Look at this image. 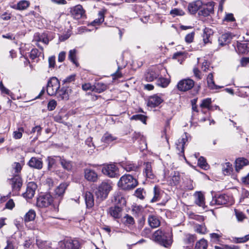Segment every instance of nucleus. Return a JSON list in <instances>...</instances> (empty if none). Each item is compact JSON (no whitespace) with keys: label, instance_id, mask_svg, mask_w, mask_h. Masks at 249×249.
<instances>
[{"label":"nucleus","instance_id":"nucleus-37","mask_svg":"<svg viewBox=\"0 0 249 249\" xmlns=\"http://www.w3.org/2000/svg\"><path fill=\"white\" fill-rule=\"evenodd\" d=\"M30 4L28 0H21L18 2L16 8L19 10H24L29 6Z\"/></svg>","mask_w":249,"mask_h":249},{"label":"nucleus","instance_id":"nucleus-7","mask_svg":"<svg viewBox=\"0 0 249 249\" xmlns=\"http://www.w3.org/2000/svg\"><path fill=\"white\" fill-rule=\"evenodd\" d=\"M160 74L159 68H152L147 70L144 75V79L147 82H151L157 80Z\"/></svg>","mask_w":249,"mask_h":249},{"label":"nucleus","instance_id":"nucleus-44","mask_svg":"<svg viewBox=\"0 0 249 249\" xmlns=\"http://www.w3.org/2000/svg\"><path fill=\"white\" fill-rule=\"evenodd\" d=\"M104 21V15L103 12H99L98 13V18L95 19L92 22V25H96V24H99Z\"/></svg>","mask_w":249,"mask_h":249},{"label":"nucleus","instance_id":"nucleus-36","mask_svg":"<svg viewBox=\"0 0 249 249\" xmlns=\"http://www.w3.org/2000/svg\"><path fill=\"white\" fill-rule=\"evenodd\" d=\"M123 222L129 227L135 224V220L132 216L127 214L123 217Z\"/></svg>","mask_w":249,"mask_h":249},{"label":"nucleus","instance_id":"nucleus-18","mask_svg":"<svg viewBox=\"0 0 249 249\" xmlns=\"http://www.w3.org/2000/svg\"><path fill=\"white\" fill-rule=\"evenodd\" d=\"M122 209L119 206L109 208L108 213L115 219L120 218L121 216Z\"/></svg>","mask_w":249,"mask_h":249},{"label":"nucleus","instance_id":"nucleus-45","mask_svg":"<svg viewBox=\"0 0 249 249\" xmlns=\"http://www.w3.org/2000/svg\"><path fill=\"white\" fill-rule=\"evenodd\" d=\"M238 51L240 53H245L248 52L247 43H239L237 45Z\"/></svg>","mask_w":249,"mask_h":249},{"label":"nucleus","instance_id":"nucleus-42","mask_svg":"<svg viewBox=\"0 0 249 249\" xmlns=\"http://www.w3.org/2000/svg\"><path fill=\"white\" fill-rule=\"evenodd\" d=\"M208 247L207 242L205 239H201L196 242L195 249H207Z\"/></svg>","mask_w":249,"mask_h":249},{"label":"nucleus","instance_id":"nucleus-47","mask_svg":"<svg viewBox=\"0 0 249 249\" xmlns=\"http://www.w3.org/2000/svg\"><path fill=\"white\" fill-rule=\"evenodd\" d=\"M197 164L201 168L204 169H206L208 167V164L207 163L206 160L203 157H200L198 159Z\"/></svg>","mask_w":249,"mask_h":249},{"label":"nucleus","instance_id":"nucleus-31","mask_svg":"<svg viewBox=\"0 0 249 249\" xmlns=\"http://www.w3.org/2000/svg\"><path fill=\"white\" fill-rule=\"evenodd\" d=\"M65 246L71 249H81L79 241L76 240L67 241Z\"/></svg>","mask_w":249,"mask_h":249},{"label":"nucleus","instance_id":"nucleus-43","mask_svg":"<svg viewBox=\"0 0 249 249\" xmlns=\"http://www.w3.org/2000/svg\"><path fill=\"white\" fill-rule=\"evenodd\" d=\"M212 103V100L211 98H208L205 99H203L202 101V103L200 105V107L202 108H207L210 109L211 108V105Z\"/></svg>","mask_w":249,"mask_h":249},{"label":"nucleus","instance_id":"nucleus-56","mask_svg":"<svg viewBox=\"0 0 249 249\" xmlns=\"http://www.w3.org/2000/svg\"><path fill=\"white\" fill-rule=\"evenodd\" d=\"M39 52L37 49H33L30 53V56L32 59H35L39 56Z\"/></svg>","mask_w":249,"mask_h":249},{"label":"nucleus","instance_id":"nucleus-51","mask_svg":"<svg viewBox=\"0 0 249 249\" xmlns=\"http://www.w3.org/2000/svg\"><path fill=\"white\" fill-rule=\"evenodd\" d=\"M236 217L239 222H242L246 218L245 215L241 212L235 210Z\"/></svg>","mask_w":249,"mask_h":249},{"label":"nucleus","instance_id":"nucleus-60","mask_svg":"<svg viewBox=\"0 0 249 249\" xmlns=\"http://www.w3.org/2000/svg\"><path fill=\"white\" fill-rule=\"evenodd\" d=\"M75 75L72 74L71 75L67 77H66L65 79L63 80V84L69 83L72 81H74L75 80Z\"/></svg>","mask_w":249,"mask_h":249},{"label":"nucleus","instance_id":"nucleus-55","mask_svg":"<svg viewBox=\"0 0 249 249\" xmlns=\"http://www.w3.org/2000/svg\"><path fill=\"white\" fill-rule=\"evenodd\" d=\"M57 105L56 102L54 100H52L49 101L48 104V109L50 111L54 110Z\"/></svg>","mask_w":249,"mask_h":249},{"label":"nucleus","instance_id":"nucleus-52","mask_svg":"<svg viewBox=\"0 0 249 249\" xmlns=\"http://www.w3.org/2000/svg\"><path fill=\"white\" fill-rule=\"evenodd\" d=\"M232 165L230 162H227L223 168V171L224 174H230L232 171Z\"/></svg>","mask_w":249,"mask_h":249},{"label":"nucleus","instance_id":"nucleus-30","mask_svg":"<svg viewBox=\"0 0 249 249\" xmlns=\"http://www.w3.org/2000/svg\"><path fill=\"white\" fill-rule=\"evenodd\" d=\"M213 34V31L209 28H205L203 30V40L205 44L210 42V38Z\"/></svg>","mask_w":249,"mask_h":249},{"label":"nucleus","instance_id":"nucleus-23","mask_svg":"<svg viewBox=\"0 0 249 249\" xmlns=\"http://www.w3.org/2000/svg\"><path fill=\"white\" fill-rule=\"evenodd\" d=\"M195 197V203L200 207H205V197L204 195L201 192H196L194 194Z\"/></svg>","mask_w":249,"mask_h":249},{"label":"nucleus","instance_id":"nucleus-20","mask_svg":"<svg viewBox=\"0 0 249 249\" xmlns=\"http://www.w3.org/2000/svg\"><path fill=\"white\" fill-rule=\"evenodd\" d=\"M11 184L14 190L18 191L22 185L21 178L19 176H16L11 179Z\"/></svg>","mask_w":249,"mask_h":249},{"label":"nucleus","instance_id":"nucleus-34","mask_svg":"<svg viewBox=\"0 0 249 249\" xmlns=\"http://www.w3.org/2000/svg\"><path fill=\"white\" fill-rule=\"evenodd\" d=\"M213 12V6L211 4L209 6H204L203 9L199 11V14L204 17H207Z\"/></svg>","mask_w":249,"mask_h":249},{"label":"nucleus","instance_id":"nucleus-54","mask_svg":"<svg viewBox=\"0 0 249 249\" xmlns=\"http://www.w3.org/2000/svg\"><path fill=\"white\" fill-rule=\"evenodd\" d=\"M210 236L211 240L213 242H218L219 241L221 235L216 233H212L210 234Z\"/></svg>","mask_w":249,"mask_h":249},{"label":"nucleus","instance_id":"nucleus-62","mask_svg":"<svg viewBox=\"0 0 249 249\" xmlns=\"http://www.w3.org/2000/svg\"><path fill=\"white\" fill-rule=\"evenodd\" d=\"M210 66L209 63L207 60H204V61L202 63V65L201 66V69L203 71L206 72L208 70H209Z\"/></svg>","mask_w":249,"mask_h":249},{"label":"nucleus","instance_id":"nucleus-13","mask_svg":"<svg viewBox=\"0 0 249 249\" xmlns=\"http://www.w3.org/2000/svg\"><path fill=\"white\" fill-rule=\"evenodd\" d=\"M232 36V34L230 32L221 35L218 40L219 44L222 46L227 45L231 42Z\"/></svg>","mask_w":249,"mask_h":249},{"label":"nucleus","instance_id":"nucleus-15","mask_svg":"<svg viewBox=\"0 0 249 249\" xmlns=\"http://www.w3.org/2000/svg\"><path fill=\"white\" fill-rule=\"evenodd\" d=\"M68 184L64 182L58 186L54 190V196L55 197H59L60 199L63 197Z\"/></svg>","mask_w":249,"mask_h":249},{"label":"nucleus","instance_id":"nucleus-14","mask_svg":"<svg viewBox=\"0 0 249 249\" xmlns=\"http://www.w3.org/2000/svg\"><path fill=\"white\" fill-rule=\"evenodd\" d=\"M202 6V2L201 0H196L189 4L188 9L192 14H195Z\"/></svg>","mask_w":249,"mask_h":249},{"label":"nucleus","instance_id":"nucleus-58","mask_svg":"<svg viewBox=\"0 0 249 249\" xmlns=\"http://www.w3.org/2000/svg\"><path fill=\"white\" fill-rule=\"evenodd\" d=\"M13 168L15 171V173L18 174L20 172L22 166L19 162H15L13 165Z\"/></svg>","mask_w":249,"mask_h":249},{"label":"nucleus","instance_id":"nucleus-39","mask_svg":"<svg viewBox=\"0 0 249 249\" xmlns=\"http://www.w3.org/2000/svg\"><path fill=\"white\" fill-rule=\"evenodd\" d=\"M207 84L211 89H217V86L215 84L213 80V75L212 72L210 73L207 76Z\"/></svg>","mask_w":249,"mask_h":249},{"label":"nucleus","instance_id":"nucleus-38","mask_svg":"<svg viewBox=\"0 0 249 249\" xmlns=\"http://www.w3.org/2000/svg\"><path fill=\"white\" fill-rule=\"evenodd\" d=\"M170 81L168 79L163 78L161 76H160L157 79V85L162 88L166 87L169 84Z\"/></svg>","mask_w":249,"mask_h":249},{"label":"nucleus","instance_id":"nucleus-6","mask_svg":"<svg viewBox=\"0 0 249 249\" xmlns=\"http://www.w3.org/2000/svg\"><path fill=\"white\" fill-rule=\"evenodd\" d=\"M53 199L50 194H46L39 196L36 201V205L38 207L44 208L51 205Z\"/></svg>","mask_w":249,"mask_h":249},{"label":"nucleus","instance_id":"nucleus-50","mask_svg":"<svg viewBox=\"0 0 249 249\" xmlns=\"http://www.w3.org/2000/svg\"><path fill=\"white\" fill-rule=\"evenodd\" d=\"M170 13L173 17L177 16H183L185 14L184 12L182 10L178 8H174L172 9L171 10Z\"/></svg>","mask_w":249,"mask_h":249},{"label":"nucleus","instance_id":"nucleus-64","mask_svg":"<svg viewBox=\"0 0 249 249\" xmlns=\"http://www.w3.org/2000/svg\"><path fill=\"white\" fill-rule=\"evenodd\" d=\"M193 72L194 75L196 78H197L198 79H201L202 78L201 72L197 68H194L193 69Z\"/></svg>","mask_w":249,"mask_h":249},{"label":"nucleus","instance_id":"nucleus-35","mask_svg":"<svg viewBox=\"0 0 249 249\" xmlns=\"http://www.w3.org/2000/svg\"><path fill=\"white\" fill-rule=\"evenodd\" d=\"M123 167L126 172L137 171L139 169L138 165L130 162L124 164Z\"/></svg>","mask_w":249,"mask_h":249},{"label":"nucleus","instance_id":"nucleus-28","mask_svg":"<svg viewBox=\"0 0 249 249\" xmlns=\"http://www.w3.org/2000/svg\"><path fill=\"white\" fill-rule=\"evenodd\" d=\"M117 139V137L108 132H107L102 137L101 141L105 143H109L114 141H116Z\"/></svg>","mask_w":249,"mask_h":249},{"label":"nucleus","instance_id":"nucleus-48","mask_svg":"<svg viewBox=\"0 0 249 249\" xmlns=\"http://www.w3.org/2000/svg\"><path fill=\"white\" fill-rule=\"evenodd\" d=\"M24 132V128L22 127H19L18 130L15 131L13 132V137L15 139H19L22 136V133Z\"/></svg>","mask_w":249,"mask_h":249},{"label":"nucleus","instance_id":"nucleus-22","mask_svg":"<svg viewBox=\"0 0 249 249\" xmlns=\"http://www.w3.org/2000/svg\"><path fill=\"white\" fill-rule=\"evenodd\" d=\"M62 167L68 171L72 170L73 164V163L70 160H67L61 157H57Z\"/></svg>","mask_w":249,"mask_h":249},{"label":"nucleus","instance_id":"nucleus-24","mask_svg":"<svg viewBox=\"0 0 249 249\" xmlns=\"http://www.w3.org/2000/svg\"><path fill=\"white\" fill-rule=\"evenodd\" d=\"M249 164V160L244 158H239L235 160V170L239 172L244 166Z\"/></svg>","mask_w":249,"mask_h":249},{"label":"nucleus","instance_id":"nucleus-46","mask_svg":"<svg viewBox=\"0 0 249 249\" xmlns=\"http://www.w3.org/2000/svg\"><path fill=\"white\" fill-rule=\"evenodd\" d=\"M131 120H140L143 124H146V117L142 114H136L133 115L131 118Z\"/></svg>","mask_w":249,"mask_h":249},{"label":"nucleus","instance_id":"nucleus-5","mask_svg":"<svg viewBox=\"0 0 249 249\" xmlns=\"http://www.w3.org/2000/svg\"><path fill=\"white\" fill-rule=\"evenodd\" d=\"M102 172L109 178H116L119 176L118 168L115 163L104 164Z\"/></svg>","mask_w":249,"mask_h":249},{"label":"nucleus","instance_id":"nucleus-10","mask_svg":"<svg viewBox=\"0 0 249 249\" xmlns=\"http://www.w3.org/2000/svg\"><path fill=\"white\" fill-rule=\"evenodd\" d=\"M72 17L76 19H79L86 17L85 11L81 5L75 6L71 11Z\"/></svg>","mask_w":249,"mask_h":249},{"label":"nucleus","instance_id":"nucleus-41","mask_svg":"<svg viewBox=\"0 0 249 249\" xmlns=\"http://www.w3.org/2000/svg\"><path fill=\"white\" fill-rule=\"evenodd\" d=\"M76 50L75 49L71 50L69 53V59L77 67L78 66V63L76 59Z\"/></svg>","mask_w":249,"mask_h":249},{"label":"nucleus","instance_id":"nucleus-29","mask_svg":"<svg viewBox=\"0 0 249 249\" xmlns=\"http://www.w3.org/2000/svg\"><path fill=\"white\" fill-rule=\"evenodd\" d=\"M226 197L227 196L225 195H220L218 197L213 198L212 200V203L218 205L226 204L227 203Z\"/></svg>","mask_w":249,"mask_h":249},{"label":"nucleus","instance_id":"nucleus-63","mask_svg":"<svg viewBox=\"0 0 249 249\" xmlns=\"http://www.w3.org/2000/svg\"><path fill=\"white\" fill-rule=\"evenodd\" d=\"M48 169H50L55 163V160L53 158L49 157L47 159Z\"/></svg>","mask_w":249,"mask_h":249},{"label":"nucleus","instance_id":"nucleus-32","mask_svg":"<svg viewBox=\"0 0 249 249\" xmlns=\"http://www.w3.org/2000/svg\"><path fill=\"white\" fill-rule=\"evenodd\" d=\"M161 196V191L159 187L155 186L154 188V196L151 200V202H156L160 200Z\"/></svg>","mask_w":249,"mask_h":249},{"label":"nucleus","instance_id":"nucleus-9","mask_svg":"<svg viewBox=\"0 0 249 249\" xmlns=\"http://www.w3.org/2000/svg\"><path fill=\"white\" fill-rule=\"evenodd\" d=\"M37 188L36 184L34 182H30L28 183L26 192L23 194V196L26 199H30L33 197Z\"/></svg>","mask_w":249,"mask_h":249},{"label":"nucleus","instance_id":"nucleus-16","mask_svg":"<svg viewBox=\"0 0 249 249\" xmlns=\"http://www.w3.org/2000/svg\"><path fill=\"white\" fill-rule=\"evenodd\" d=\"M144 166L143 173L145 174L146 177L151 179H154L155 176L152 170L151 163L149 162H145Z\"/></svg>","mask_w":249,"mask_h":249},{"label":"nucleus","instance_id":"nucleus-1","mask_svg":"<svg viewBox=\"0 0 249 249\" xmlns=\"http://www.w3.org/2000/svg\"><path fill=\"white\" fill-rule=\"evenodd\" d=\"M137 185V180L129 174H125L121 177L118 182V187L124 190H132Z\"/></svg>","mask_w":249,"mask_h":249},{"label":"nucleus","instance_id":"nucleus-49","mask_svg":"<svg viewBox=\"0 0 249 249\" xmlns=\"http://www.w3.org/2000/svg\"><path fill=\"white\" fill-rule=\"evenodd\" d=\"M249 240V234L246 235L242 237H235L233 238V242L236 243H242Z\"/></svg>","mask_w":249,"mask_h":249},{"label":"nucleus","instance_id":"nucleus-2","mask_svg":"<svg viewBox=\"0 0 249 249\" xmlns=\"http://www.w3.org/2000/svg\"><path fill=\"white\" fill-rule=\"evenodd\" d=\"M153 238L155 242L165 248H168L172 243L170 235L163 232L160 230H159L154 233Z\"/></svg>","mask_w":249,"mask_h":249},{"label":"nucleus","instance_id":"nucleus-12","mask_svg":"<svg viewBox=\"0 0 249 249\" xmlns=\"http://www.w3.org/2000/svg\"><path fill=\"white\" fill-rule=\"evenodd\" d=\"M163 99L157 95L151 96L148 98L147 106L151 107L158 106L163 102Z\"/></svg>","mask_w":249,"mask_h":249},{"label":"nucleus","instance_id":"nucleus-27","mask_svg":"<svg viewBox=\"0 0 249 249\" xmlns=\"http://www.w3.org/2000/svg\"><path fill=\"white\" fill-rule=\"evenodd\" d=\"M85 200L87 207L88 208H92L94 205V197L93 194L87 192L85 195Z\"/></svg>","mask_w":249,"mask_h":249},{"label":"nucleus","instance_id":"nucleus-8","mask_svg":"<svg viewBox=\"0 0 249 249\" xmlns=\"http://www.w3.org/2000/svg\"><path fill=\"white\" fill-rule=\"evenodd\" d=\"M194 81L190 78L180 80L178 84L177 87L179 90L186 91L191 89L194 86Z\"/></svg>","mask_w":249,"mask_h":249},{"label":"nucleus","instance_id":"nucleus-40","mask_svg":"<svg viewBox=\"0 0 249 249\" xmlns=\"http://www.w3.org/2000/svg\"><path fill=\"white\" fill-rule=\"evenodd\" d=\"M36 216V212L33 210H30L24 216V221L29 222L35 219Z\"/></svg>","mask_w":249,"mask_h":249},{"label":"nucleus","instance_id":"nucleus-61","mask_svg":"<svg viewBox=\"0 0 249 249\" xmlns=\"http://www.w3.org/2000/svg\"><path fill=\"white\" fill-rule=\"evenodd\" d=\"M206 230V229L205 227L202 225H198L196 226V231L198 233L203 234L205 232Z\"/></svg>","mask_w":249,"mask_h":249},{"label":"nucleus","instance_id":"nucleus-26","mask_svg":"<svg viewBox=\"0 0 249 249\" xmlns=\"http://www.w3.org/2000/svg\"><path fill=\"white\" fill-rule=\"evenodd\" d=\"M33 41L37 42H42L44 44L47 45L49 43V39L47 35L45 33L41 35L36 34L35 35Z\"/></svg>","mask_w":249,"mask_h":249},{"label":"nucleus","instance_id":"nucleus-53","mask_svg":"<svg viewBox=\"0 0 249 249\" xmlns=\"http://www.w3.org/2000/svg\"><path fill=\"white\" fill-rule=\"evenodd\" d=\"M223 21L232 22L235 21V19L232 13H226L225 16L223 19Z\"/></svg>","mask_w":249,"mask_h":249},{"label":"nucleus","instance_id":"nucleus-17","mask_svg":"<svg viewBox=\"0 0 249 249\" xmlns=\"http://www.w3.org/2000/svg\"><path fill=\"white\" fill-rule=\"evenodd\" d=\"M30 167L37 169H41L43 166V163L41 159L36 157H32L28 162Z\"/></svg>","mask_w":249,"mask_h":249},{"label":"nucleus","instance_id":"nucleus-19","mask_svg":"<svg viewBox=\"0 0 249 249\" xmlns=\"http://www.w3.org/2000/svg\"><path fill=\"white\" fill-rule=\"evenodd\" d=\"M55 95L59 100H68L69 98L68 90L64 87L58 89Z\"/></svg>","mask_w":249,"mask_h":249},{"label":"nucleus","instance_id":"nucleus-33","mask_svg":"<svg viewBox=\"0 0 249 249\" xmlns=\"http://www.w3.org/2000/svg\"><path fill=\"white\" fill-rule=\"evenodd\" d=\"M93 91L101 93L106 90L107 86L102 82H98L93 85Z\"/></svg>","mask_w":249,"mask_h":249},{"label":"nucleus","instance_id":"nucleus-4","mask_svg":"<svg viewBox=\"0 0 249 249\" xmlns=\"http://www.w3.org/2000/svg\"><path fill=\"white\" fill-rule=\"evenodd\" d=\"M110 185L107 182H103L96 191V196L98 199L103 200L106 198L111 189Z\"/></svg>","mask_w":249,"mask_h":249},{"label":"nucleus","instance_id":"nucleus-59","mask_svg":"<svg viewBox=\"0 0 249 249\" xmlns=\"http://www.w3.org/2000/svg\"><path fill=\"white\" fill-rule=\"evenodd\" d=\"M172 180L175 185L178 184L180 181V176L178 173L175 172L174 176L172 177Z\"/></svg>","mask_w":249,"mask_h":249},{"label":"nucleus","instance_id":"nucleus-21","mask_svg":"<svg viewBox=\"0 0 249 249\" xmlns=\"http://www.w3.org/2000/svg\"><path fill=\"white\" fill-rule=\"evenodd\" d=\"M149 225L152 228L158 227L160 224V220L158 217L153 214H150L148 217Z\"/></svg>","mask_w":249,"mask_h":249},{"label":"nucleus","instance_id":"nucleus-57","mask_svg":"<svg viewBox=\"0 0 249 249\" xmlns=\"http://www.w3.org/2000/svg\"><path fill=\"white\" fill-rule=\"evenodd\" d=\"M249 197V192L246 190H243L240 199V202H243L245 199Z\"/></svg>","mask_w":249,"mask_h":249},{"label":"nucleus","instance_id":"nucleus-11","mask_svg":"<svg viewBox=\"0 0 249 249\" xmlns=\"http://www.w3.org/2000/svg\"><path fill=\"white\" fill-rule=\"evenodd\" d=\"M84 176L87 180L91 182H96L98 179L97 173L90 168H86L84 170Z\"/></svg>","mask_w":249,"mask_h":249},{"label":"nucleus","instance_id":"nucleus-3","mask_svg":"<svg viewBox=\"0 0 249 249\" xmlns=\"http://www.w3.org/2000/svg\"><path fill=\"white\" fill-rule=\"evenodd\" d=\"M60 82L55 77L51 78L48 82L47 92L49 95L53 96L60 88Z\"/></svg>","mask_w":249,"mask_h":249},{"label":"nucleus","instance_id":"nucleus-25","mask_svg":"<svg viewBox=\"0 0 249 249\" xmlns=\"http://www.w3.org/2000/svg\"><path fill=\"white\" fill-rule=\"evenodd\" d=\"M187 141V136L186 134L179 139L178 142L176 143L177 149L178 150L179 153L184 154V145Z\"/></svg>","mask_w":249,"mask_h":249}]
</instances>
